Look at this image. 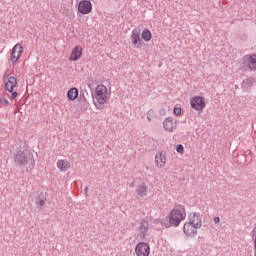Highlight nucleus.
Here are the masks:
<instances>
[{"instance_id":"24","label":"nucleus","mask_w":256,"mask_h":256,"mask_svg":"<svg viewBox=\"0 0 256 256\" xmlns=\"http://www.w3.org/2000/svg\"><path fill=\"white\" fill-rule=\"evenodd\" d=\"M85 95H87V92L80 91L79 99L82 101V103H87V97H85Z\"/></svg>"},{"instance_id":"9","label":"nucleus","mask_w":256,"mask_h":256,"mask_svg":"<svg viewBox=\"0 0 256 256\" xmlns=\"http://www.w3.org/2000/svg\"><path fill=\"white\" fill-rule=\"evenodd\" d=\"M78 11L82 15H89L93 11V5L89 0H81L78 4Z\"/></svg>"},{"instance_id":"11","label":"nucleus","mask_w":256,"mask_h":256,"mask_svg":"<svg viewBox=\"0 0 256 256\" xmlns=\"http://www.w3.org/2000/svg\"><path fill=\"white\" fill-rule=\"evenodd\" d=\"M21 55H23V46L21 44H16L11 53V61L12 63H17L19 59L21 58Z\"/></svg>"},{"instance_id":"28","label":"nucleus","mask_w":256,"mask_h":256,"mask_svg":"<svg viewBox=\"0 0 256 256\" xmlns=\"http://www.w3.org/2000/svg\"><path fill=\"white\" fill-rule=\"evenodd\" d=\"M250 235L252 239L256 238V223L254 224V228L252 229Z\"/></svg>"},{"instance_id":"26","label":"nucleus","mask_w":256,"mask_h":256,"mask_svg":"<svg viewBox=\"0 0 256 256\" xmlns=\"http://www.w3.org/2000/svg\"><path fill=\"white\" fill-rule=\"evenodd\" d=\"M177 153H183L185 151V148H183V144H178L176 147Z\"/></svg>"},{"instance_id":"25","label":"nucleus","mask_w":256,"mask_h":256,"mask_svg":"<svg viewBox=\"0 0 256 256\" xmlns=\"http://www.w3.org/2000/svg\"><path fill=\"white\" fill-rule=\"evenodd\" d=\"M0 103H1L2 105H4L5 107H8V105H9V100H8L7 98H5V97H0Z\"/></svg>"},{"instance_id":"4","label":"nucleus","mask_w":256,"mask_h":256,"mask_svg":"<svg viewBox=\"0 0 256 256\" xmlns=\"http://www.w3.org/2000/svg\"><path fill=\"white\" fill-rule=\"evenodd\" d=\"M241 69L244 71H256V54L245 55L242 58Z\"/></svg>"},{"instance_id":"14","label":"nucleus","mask_w":256,"mask_h":256,"mask_svg":"<svg viewBox=\"0 0 256 256\" xmlns=\"http://www.w3.org/2000/svg\"><path fill=\"white\" fill-rule=\"evenodd\" d=\"M155 165L158 169H163L165 165H167V157L163 154V152H159L155 156Z\"/></svg>"},{"instance_id":"6","label":"nucleus","mask_w":256,"mask_h":256,"mask_svg":"<svg viewBox=\"0 0 256 256\" xmlns=\"http://www.w3.org/2000/svg\"><path fill=\"white\" fill-rule=\"evenodd\" d=\"M135 253L137 256H149L151 253V247L149 243L139 242L135 247Z\"/></svg>"},{"instance_id":"1","label":"nucleus","mask_w":256,"mask_h":256,"mask_svg":"<svg viewBox=\"0 0 256 256\" xmlns=\"http://www.w3.org/2000/svg\"><path fill=\"white\" fill-rule=\"evenodd\" d=\"M14 165L16 167H26V171H33L35 169V157L31 152L17 151L14 156Z\"/></svg>"},{"instance_id":"7","label":"nucleus","mask_w":256,"mask_h":256,"mask_svg":"<svg viewBox=\"0 0 256 256\" xmlns=\"http://www.w3.org/2000/svg\"><path fill=\"white\" fill-rule=\"evenodd\" d=\"M190 105L192 109H195L196 111H203L205 109V98L201 96H195L191 99Z\"/></svg>"},{"instance_id":"20","label":"nucleus","mask_w":256,"mask_h":256,"mask_svg":"<svg viewBox=\"0 0 256 256\" xmlns=\"http://www.w3.org/2000/svg\"><path fill=\"white\" fill-rule=\"evenodd\" d=\"M148 191L149 188H147L145 184H140L136 189V193L139 197H146Z\"/></svg>"},{"instance_id":"15","label":"nucleus","mask_w":256,"mask_h":256,"mask_svg":"<svg viewBox=\"0 0 256 256\" xmlns=\"http://www.w3.org/2000/svg\"><path fill=\"white\" fill-rule=\"evenodd\" d=\"M163 127L165 131H168L169 133H173V131H175V129L177 128V124L173 122V118L167 117L163 121Z\"/></svg>"},{"instance_id":"13","label":"nucleus","mask_w":256,"mask_h":256,"mask_svg":"<svg viewBox=\"0 0 256 256\" xmlns=\"http://www.w3.org/2000/svg\"><path fill=\"white\" fill-rule=\"evenodd\" d=\"M82 55L83 48L81 46H75L70 53L69 61H79Z\"/></svg>"},{"instance_id":"3","label":"nucleus","mask_w":256,"mask_h":256,"mask_svg":"<svg viewBox=\"0 0 256 256\" xmlns=\"http://www.w3.org/2000/svg\"><path fill=\"white\" fill-rule=\"evenodd\" d=\"M96 93V103L95 106L99 109V105H105L109 100V91L107 90V86L105 85H98L95 89Z\"/></svg>"},{"instance_id":"12","label":"nucleus","mask_w":256,"mask_h":256,"mask_svg":"<svg viewBox=\"0 0 256 256\" xmlns=\"http://www.w3.org/2000/svg\"><path fill=\"white\" fill-rule=\"evenodd\" d=\"M138 231L140 239H145L147 233H149V221L145 219L141 220Z\"/></svg>"},{"instance_id":"8","label":"nucleus","mask_w":256,"mask_h":256,"mask_svg":"<svg viewBox=\"0 0 256 256\" xmlns=\"http://www.w3.org/2000/svg\"><path fill=\"white\" fill-rule=\"evenodd\" d=\"M187 223H190V225H194V226L198 227L199 229H201V227L203 225V221L201 220V213L191 212L188 215Z\"/></svg>"},{"instance_id":"16","label":"nucleus","mask_w":256,"mask_h":256,"mask_svg":"<svg viewBox=\"0 0 256 256\" xmlns=\"http://www.w3.org/2000/svg\"><path fill=\"white\" fill-rule=\"evenodd\" d=\"M15 87H17V78L14 76H8L4 89L8 91V93H13V89H15Z\"/></svg>"},{"instance_id":"19","label":"nucleus","mask_w":256,"mask_h":256,"mask_svg":"<svg viewBox=\"0 0 256 256\" xmlns=\"http://www.w3.org/2000/svg\"><path fill=\"white\" fill-rule=\"evenodd\" d=\"M254 83H255V78L253 77L246 78L242 82V89H244L245 91H248V89H251V87H253Z\"/></svg>"},{"instance_id":"32","label":"nucleus","mask_w":256,"mask_h":256,"mask_svg":"<svg viewBox=\"0 0 256 256\" xmlns=\"http://www.w3.org/2000/svg\"><path fill=\"white\" fill-rule=\"evenodd\" d=\"M7 78L8 79V77H10V75H9V72H5V74H4V78Z\"/></svg>"},{"instance_id":"5","label":"nucleus","mask_w":256,"mask_h":256,"mask_svg":"<svg viewBox=\"0 0 256 256\" xmlns=\"http://www.w3.org/2000/svg\"><path fill=\"white\" fill-rule=\"evenodd\" d=\"M141 32H139V29H133L130 39L132 43V47L134 49H141L143 47V40H141Z\"/></svg>"},{"instance_id":"22","label":"nucleus","mask_w":256,"mask_h":256,"mask_svg":"<svg viewBox=\"0 0 256 256\" xmlns=\"http://www.w3.org/2000/svg\"><path fill=\"white\" fill-rule=\"evenodd\" d=\"M141 37L143 39V41H146V43H148V41H151V38L153 37V35L151 34V30L149 29H144L142 31Z\"/></svg>"},{"instance_id":"21","label":"nucleus","mask_w":256,"mask_h":256,"mask_svg":"<svg viewBox=\"0 0 256 256\" xmlns=\"http://www.w3.org/2000/svg\"><path fill=\"white\" fill-rule=\"evenodd\" d=\"M46 202H47V198L43 194L38 195L35 199V203L37 207H40V208L45 207Z\"/></svg>"},{"instance_id":"10","label":"nucleus","mask_w":256,"mask_h":256,"mask_svg":"<svg viewBox=\"0 0 256 256\" xmlns=\"http://www.w3.org/2000/svg\"><path fill=\"white\" fill-rule=\"evenodd\" d=\"M197 229H199V227L189 222H185L183 226V233L186 237H195L197 235Z\"/></svg>"},{"instance_id":"27","label":"nucleus","mask_w":256,"mask_h":256,"mask_svg":"<svg viewBox=\"0 0 256 256\" xmlns=\"http://www.w3.org/2000/svg\"><path fill=\"white\" fill-rule=\"evenodd\" d=\"M174 115H176V117H179V115H181V108L179 107H174Z\"/></svg>"},{"instance_id":"18","label":"nucleus","mask_w":256,"mask_h":256,"mask_svg":"<svg viewBox=\"0 0 256 256\" xmlns=\"http://www.w3.org/2000/svg\"><path fill=\"white\" fill-rule=\"evenodd\" d=\"M79 97V89L77 88H70L67 92V98L69 101H75Z\"/></svg>"},{"instance_id":"2","label":"nucleus","mask_w":256,"mask_h":256,"mask_svg":"<svg viewBox=\"0 0 256 256\" xmlns=\"http://www.w3.org/2000/svg\"><path fill=\"white\" fill-rule=\"evenodd\" d=\"M187 212H185V206H175L169 214V224L166 227H179L181 221H185Z\"/></svg>"},{"instance_id":"17","label":"nucleus","mask_w":256,"mask_h":256,"mask_svg":"<svg viewBox=\"0 0 256 256\" xmlns=\"http://www.w3.org/2000/svg\"><path fill=\"white\" fill-rule=\"evenodd\" d=\"M59 171L64 172L69 171L71 169V163L67 160H58L56 164Z\"/></svg>"},{"instance_id":"31","label":"nucleus","mask_w":256,"mask_h":256,"mask_svg":"<svg viewBox=\"0 0 256 256\" xmlns=\"http://www.w3.org/2000/svg\"><path fill=\"white\" fill-rule=\"evenodd\" d=\"M17 98V92H13L11 94V99H16Z\"/></svg>"},{"instance_id":"29","label":"nucleus","mask_w":256,"mask_h":256,"mask_svg":"<svg viewBox=\"0 0 256 256\" xmlns=\"http://www.w3.org/2000/svg\"><path fill=\"white\" fill-rule=\"evenodd\" d=\"M214 223H215V225H219V223H221V218L215 217L214 218Z\"/></svg>"},{"instance_id":"30","label":"nucleus","mask_w":256,"mask_h":256,"mask_svg":"<svg viewBox=\"0 0 256 256\" xmlns=\"http://www.w3.org/2000/svg\"><path fill=\"white\" fill-rule=\"evenodd\" d=\"M84 194H85V197H89V187H85Z\"/></svg>"},{"instance_id":"23","label":"nucleus","mask_w":256,"mask_h":256,"mask_svg":"<svg viewBox=\"0 0 256 256\" xmlns=\"http://www.w3.org/2000/svg\"><path fill=\"white\" fill-rule=\"evenodd\" d=\"M153 117H155V110L150 109L147 112V119L149 122L153 121Z\"/></svg>"},{"instance_id":"33","label":"nucleus","mask_w":256,"mask_h":256,"mask_svg":"<svg viewBox=\"0 0 256 256\" xmlns=\"http://www.w3.org/2000/svg\"><path fill=\"white\" fill-rule=\"evenodd\" d=\"M115 1H119V0H115Z\"/></svg>"}]
</instances>
